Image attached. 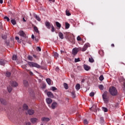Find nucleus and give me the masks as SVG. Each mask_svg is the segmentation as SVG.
Here are the masks:
<instances>
[{
    "label": "nucleus",
    "instance_id": "49",
    "mask_svg": "<svg viewBox=\"0 0 125 125\" xmlns=\"http://www.w3.org/2000/svg\"><path fill=\"white\" fill-rule=\"evenodd\" d=\"M28 71H29V75L30 76H34V73H32V71H30V70H28Z\"/></svg>",
    "mask_w": 125,
    "mask_h": 125
},
{
    "label": "nucleus",
    "instance_id": "63",
    "mask_svg": "<svg viewBox=\"0 0 125 125\" xmlns=\"http://www.w3.org/2000/svg\"><path fill=\"white\" fill-rule=\"evenodd\" d=\"M64 51H62V50H61V53L62 54H63V53H64Z\"/></svg>",
    "mask_w": 125,
    "mask_h": 125
},
{
    "label": "nucleus",
    "instance_id": "5",
    "mask_svg": "<svg viewBox=\"0 0 125 125\" xmlns=\"http://www.w3.org/2000/svg\"><path fill=\"white\" fill-rule=\"evenodd\" d=\"M80 50V48H75L72 50V54L74 55H76L79 52V51Z\"/></svg>",
    "mask_w": 125,
    "mask_h": 125
},
{
    "label": "nucleus",
    "instance_id": "21",
    "mask_svg": "<svg viewBox=\"0 0 125 125\" xmlns=\"http://www.w3.org/2000/svg\"><path fill=\"white\" fill-rule=\"evenodd\" d=\"M46 81L49 85H50V84H51V80L50 79L47 78L46 79Z\"/></svg>",
    "mask_w": 125,
    "mask_h": 125
},
{
    "label": "nucleus",
    "instance_id": "44",
    "mask_svg": "<svg viewBox=\"0 0 125 125\" xmlns=\"http://www.w3.org/2000/svg\"><path fill=\"white\" fill-rule=\"evenodd\" d=\"M89 96H91V97H93V96H94V92H91L89 94Z\"/></svg>",
    "mask_w": 125,
    "mask_h": 125
},
{
    "label": "nucleus",
    "instance_id": "56",
    "mask_svg": "<svg viewBox=\"0 0 125 125\" xmlns=\"http://www.w3.org/2000/svg\"><path fill=\"white\" fill-rule=\"evenodd\" d=\"M3 3V0H0V3L1 4H2V3Z\"/></svg>",
    "mask_w": 125,
    "mask_h": 125
},
{
    "label": "nucleus",
    "instance_id": "32",
    "mask_svg": "<svg viewBox=\"0 0 125 125\" xmlns=\"http://www.w3.org/2000/svg\"><path fill=\"white\" fill-rule=\"evenodd\" d=\"M1 38L3 40H6L7 36L6 35H2Z\"/></svg>",
    "mask_w": 125,
    "mask_h": 125
},
{
    "label": "nucleus",
    "instance_id": "26",
    "mask_svg": "<svg viewBox=\"0 0 125 125\" xmlns=\"http://www.w3.org/2000/svg\"><path fill=\"white\" fill-rule=\"evenodd\" d=\"M23 108L24 110H28V105L27 104H24L23 105Z\"/></svg>",
    "mask_w": 125,
    "mask_h": 125
},
{
    "label": "nucleus",
    "instance_id": "10",
    "mask_svg": "<svg viewBox=\"0 0 125 125\" xmlns=\"http://www.w3.org/2000/svg\"><path fill=\"white\" fill-rule=\"evenodd\" d=\"M47 95L48 97H50V98H53V97H54L53 94L51 92H47Z\"/></svg>",
    "mask_w": 125,
    "mask_h": 125
},
{
    "label": "nucleus",
    "instance_id": "6",
    "mask_svg": "<svg viewBox=\"0 0 125 125\" xmlns=\"http://www.w3.org/2000/svg\"><path fill=\"white\" fill-rule=\"evenodd\" d=\"M19 35L21 37H23V38H25V37H26V34H25V32H24L23 30H20L19 32Z\"/></svg>",
    "mask_w": 125,
    "mask_h": 125
},
{
    "label": "nucleus",
    "instance_id": "54",
    "mask_svg": "<svg viewBox=\"0 0 125 125\" xmlns=\"http://www.w3.org/2000/svg\"><path fill=\"white\" fill-rule=\"evenodd\" d=\"M31 38L33 40H34V39H35V36L33 34H32L31 36Z\"/></svg>",
    "mask_w": 125,
    "mask_h": 125
},
{
    "label": "nucleus",
    "instance_id": "48",
    "mask_svg": "<svg viewBox=\"0 0 125 125\" xmlns=\"http://www.w3.org/2000/svg\"><path fill=\"white\" fill-rule=\"evenodd\" d=\"M52 90H53V91H55V90H57V88L55 87H52Z\"/></svg>",
    "mask_w": 125,
    "mask_h": 125
},
{
    "label": "nucleus",
    "instance_id": "7",
    "mask_svg": "<svg viewBox=\"0 0 125 125\" xmlns=\"http://www.w3.org/2000/svg\"><path fill=\"white\" fill-rule=\"evenodd\" d=\"M10 83L12 85V86H14L16 87V86H18V83L15 81H11Z\"/></svg>",
    "mask_w": 125,
    "mask_h": 125
},
{
    "label": "nucleus",
    "instance_id": "52",
    "mask_svg": "<svg viewBox=\"0 0 125 125\" xmlns=\"http://www.w3.org/2000/svg\"><path fill=\"white\" fill-rule=\"evenodd\" d=\"M46 87V85L45 84H43L42 88H45Z\"/></svg>",
    "mask_w": 125,
    "mask_h": 125
},
{
    "label": "nucleus",
    "instance_id": "42",
    "mask_svg": "<svg viewBox=\"0 0 125 125\" xmlns=\"http://www.w3.org/2000/svg\"><path fill=\"white\" fill-rule=\"evenodd\" d=\"M59 56V55L57 53H54V57L55 58H57Z\"/></svg>",
    "mask_w": 125,
    "mask_h": 125
},
{
    "label": "nucleus",
    "instance_id": "29",
    "mask_svg": "<svg viewBox=\"0 0 125 125\" xmlns=\"http://www.w3.org/2000/svg\"><path fill=\"white\" fill-rule=\"evenodd\" d=\"M70 28V24L68 22H65V29H69Z\"/></svg>",
    "mask_w": 125,
    "mask_h": 125
},
{
    "label": "nucleus",
    "instance_id": "40",
    "mask_svg": "<svg viewBox=\"0 0 125 125\" xmlns=\"http://www.w3.org/2000/svg\"><path fill=\"white\" fill-rule=\"evenodd\" d=\"M103 111H104V112H108V109L106 107H103Z\"/></svg>",
    "mask_w": 125,
    "mask_h": 125
},
{
    "label": "nucleus",
    "instance_id": "30",
    "mask_svg": "<svg viewBox=\"0 0 125 125\" xmlns=\"http://www.w3.org/2000/svg\"><path fill=\"white\" fill-rule=\"evenodd\" d=\"M7 88L8 89V92L10 93L12 91V87L11 86L7 87Z\"/></svg>",
    "mask_w": 125,
    "mask_h": 125
},
{
    "label": "nucleus",
    "instance_id": "41",
    "mask_svg": "<svg viewBox=\"0 0 125 125\" xmlns=\"http://www.w3.org/2000/svg\"><path fill=\"white\" fill-rule=\"evenodd\" d=\"M36 49L37 51H42V49L41 48V47L37 46Z\"/></svg>",
    "mask_w": 125,
    "mask_h": 125
},
{
    "label": "nucleus",
    "instance_id": "1",
    "mask_svg": "<svg viewBox=\"0 0 125 125\" xmlns=\"http://www.w3.org/2000/svg\"><path fill=\"white\" fill-rule=\"evenodd\" d=\"M102 98L104 103L107 104L109 103L110 99L109 98V96H108V92H107V91L104 92L103 94L102 95Z\"/></svg>",
    "mask_w": 125,
    "mask_h": 125
},
{
    "label": "nucleus",
    "instance_id": "45",
    "mask_svg": "<svg viewBox=\"0 0 125 125\" xmlns=\"http://www.w3.org/2000/svg\"><path fill=\"white\" fill-rule=\"evenodd\" d=\"M83 123L84 125H87V124H88V122L87 121V120H86V119L83 120Z\"/></svg>",
    "mask_w": 125,
    "mask_h": 125
},
{
    "label": "nucleus",
    "instance_id": "19",
    "mask_svg": "<svg viewBox=\"0 0 125 125\" xmlns=\"http://www.w3.org/2000/svg\"><path fill=\"white\" fill-rule=\"evenodd\" d=\"M76 89L77 90H80L81 88V85L79 83H78L75 86Z\"/></svg>",
    "mask_w": 125,
    "mask_h": 125
},
{
    "label": "nucleus",
    "instance_id": "13",
    "mask_svg": "<svg viewBox=\"0 0 125 125\" xmlns=\"http://www.w3.org/2000/svg\"><path fill=\"white\" fill-rule=\"evenodd\" d=\"M27 113L28 114H29L30 116H32V115H33L35 111H34V110L33 109H29L27 111Z\"/></svg>",
    "mask_w": 125,
    "mask_h": 125
},
{
    "label": "nucleus",
    "instance_id": "46",
    "mask_svg": "<svg viewBox=\"0 0 125 125\" xmlns=\"http://www.w3.org/2000/svg\"><path fill=\"white\" fill-rule=\"evenodd\" d=\"M77 41H82V38H81V37H80V36H78L77 37Z\"/></svg>",
    "mask_w": 125,
    "mask_h": 125
},
{
    "label": "nucleus",
    "instance_id": "18",
    "mask_svg": "<svg viewBox=\"0 0 125 125\" xmlns=\"http://www.w3.org/2000/svg\"><path fill=\"white\" fill-rule=\"evenodd\" d=\"M23 84H24V86L27 87V86H28V85H29V83H28V81H27V80H24L23 81Z\"/></svg>",
    "mask_w": 125,
    "mask_h": 125
},
{
    "label": "nucleus",
    "instance_id": "25",
    "mask_svg": "<svg viewBox=\"0 0 125 125\" xmlns=\"http://www.w3.org/2000/svg\"><path fill=\"white\" fill-rule=\"evenodd\" d=\"M56 25L57 27H58V28H61V24H60V23H59V22L56 21Z\"/></svg>",
    "mask_w": 125,
    "mask_h": 125
},
{
    "label": "nucleus",
    "instance_id": "43",
    "mask_svg": "<svg viewBox=\"0 0 125 125\" xmlns=\"http://www.w3.org/2000/svg\"><path fill=\"white\" fill-rule=\"evenodd\" d=\"M80 58H78V59H75V62L77 63L78 62H80Z\"/></svg>",
    "mask_w": 125,
    "mask_h": 125
},
{
    "label": "nucleus",
    "instance_id": "15",
    "mask_svg": "<svg viewBox=\"0 0 125 125\" xmlns=\"http://www.w3.org/2000/svg\"><path fill=\"white\" fill-rule=\"evenodd\" d=\"M5 62H6V61L4 60H0V65H1L2 66H4V65H5Z\"/></svg>",
    "mask_w": 125,
    "mask_h": 125
},
{
    "label": "nucleus",
    "instance_id": "17",
    "mask_svg": "<svg viewBox=\"0 0 125 125\" xmlns=\"http://www.w3.org/2000/svg\"><path fill=\"white\" fill-rule=\"evenodd\" d=\"M0 102L1 104H3V105H6V101H5V100H3V99H0Z\"/></svg>",
    "mask_w": 125,
    "mask_h": 125
},
{
    "label": "nucleus",
    "instance_id": "14",
    "mask_svg": "<svg viewBox=\"0 0 125 125\" xmlns=\"http://www.w3.org/2000/svg\"><path fill=\"white\" fill-rule=\"evenodd\" d=\"M41 121H42V122H49L50 119L48 118L43 117L42 118Z\"/></svg>",
    "mask_w": 125,
    "mask_h": 125
},
{
    "label": "nucleus",
    "instance_id": "51",
    "mask_svg": "<svg viewBox=\"0 0 125 125\" xmlns=\"http://www.w3.org/2000/svg\"><path fill=\"white\" fill-rule=\"evenodd\" d=\"M33 57L34 58H36V59H38V56H37L36 55H33Z\"/></svg>",
    "mask_w": 125,
    "mask_h": 125
},
{
    "label": "nucleus",
    "instance_id": "55",
    "mask_svg": "<svg viewBox=\"0 0 125 125\" xmlns=\"http://www.w3.org/2000/svg\"><path fill=\"white\" fill-rule=\"evenodd\" d=\"M56 71H59V68L58 67H56L55 68Z\"/></svg>",
    "mask_w": 125,
    "mask_h": 125
},
{
    "label": "nucleus",
    "instance_id": "36",
    "mask_svg": "<svg viewBox=\"0 0 125 125\" xmlns=\"http://www.w3.org/2000/svg\"><path fill=\"white\" fill-rule=\"evenodd\" d=\"M4 20H7V22H9V21H10L9 18H8V17H6V16L4 17Z\"/></svg>",
    "mask_w": 125,
    "mask_h": 125
},
{
    "label": "nucleus",
    "instance_id": "59",
    "mask_svg": "<svg viewBox=\"0 0 125 125\" xmlns=\"http://www.w3.org/2000/svg\"><path fill=\"white\" fill-rule=\"evenodd\" d=\"M85 80H84V79H83L82 80V81H81V83H84V82H85Z\"/></svg>",
    "mask_w": 125,
    "mask_h": 125
},
{
    "label": "nucleus",
    "instance_id": "61",
    "mask_svg": "<svg viewBox=\"0 0 125 125\" xmlns=\"http://www.w3.org/2000/svg\"><path fill=\"white\" fill-rule=\"evenodd\" d=\"M112 47H115V44L114 43L111 44Z\"/></svg>",
    "mask_w": 125,
    "mask_h": 125
},
{
    "label": "nucleus",
    "instance_id": "4",
    "mask_svg": "<svg viewBox=\"0 0 125 125\" xmlns=\"http://www.w3.org/2000/svg\"><path fill=\"white\" fill-rule=\"evenodd\" d=\"M90 46V45L89 43H86L83 48H79V50H81L83 52H84V51H85L87 49V48L89 47Z\"/></svg>",
    "mask_w": 125,
    "mask_h": 125
},
{
    "label": "nucleus",
    "instance_id": "37",
    "mask_svg": "<svg viewBox=\"0 0 125 125\" xmlns=\"http://www.w3.org/2000/svg\"><path fill=\"white\" fill-rule=\"evenodd\" d=\"M51 28H52L51 32H53L55 31V28H54V26H53V24L51 26Z\"/></svg>",
    "mask_w": 125,
    "mask_h": 125
},
{
    "label": "nucleus",
    "instance_id": "60",
    "mask_svg": "<svg viewBox=\"0 0 125 125\" xmlns=\"http://www.w3.org/2000/svg\"><path fill=\"white\" fill-rule=\"evenodd\" d=\"M49 1H52V2H54L55 0H49Z\"/></svg>",
    "mask_w": 125,
    "mask_h": 125
},
{
    "label": "nucleus",
    "instance_id": "27",
    "mask_svg": "<svg viewBox=\"0 0 125 125\" xmlns=\"http://www.w3.org/2000/svg\"><path fill=\"white\" fill-rule=\"evenodd\" d=\"M11 22L13 25H16V21L15 20H14V19L11 20Z\"/></svg>",
    "mask_w": 125,
    "mask_h": 125
},
{
    "label": "nucleus",
    "instance_id": "23",
    "mask_svg": "<svg viewBox=\"0 0 125 125\" xmlns=\"http://www.w3.org/2000/svg\"><path fill=\"white\" fill-rule=\"evenodd\" d=\"M65 13H66V15H67V16H71V13H70V11H69L68 9L66 10Z\"/></svg>",
    "mask_w": 125,
    "mask_h": 125
},
{
    "label": "nucleus",
    "instance_id": "62",
    "mask_svg": "<svg viewBox=\"0 0 125 125\" xmlns=\"http://www.w3.org/2000/svg\"><path fill=\"white\" fill-rule=\"evenodd\" d=\"M22 21H23V22H26V20H25L24 18H23Z\"/></svg>",
    "mask_w": 125,
    "mask_h": 125
},
{
    "label": "nucleus",
    "instance_id": "2",
    "mask_svg": "<svg viewBox=\"0 0 125 125\" xmlns=\"http://www.w3.org/2000/svg\"><path fill=\"white\" fill-rule=\"evenodd\" d=\"M109 93H110V94L112 95V96H116V95L118 94V91L117 90L116 87L114 86L110 87L109 89Z\"/></svg>",
    "mask_w": 125,
    "mask_h": 125
},
{
    "label": "nucleus",
    "instance_id": "31",
    "mask_svg": "<svg viewBox=\"0 0 125 125\" xmlns=\"http://www.w3.org/2000/svg\"><path fill=\"white\" fill-rule=\"evenodd\" d=\"M63 85H64V87L65 89H68V88H69V86H68V84H67L66 83H64Z\"/></svg>",
    "mask_w": 125,
    "mask_h": 125
},
{
    "label": "nucleus",
    "instance_id": "3",
    "mask_svg": "<svg viewBox=\"0 0 125 125\" xmlns=\"http://www.w3.org/2000/svg\"><path fill=\"white\" fill-rule=\"evenodd\" d=\"M28 64L30 67H35V68H37L38 69H40V68H41V65H40L39 64L36 62H28Z\"/></svg>",
    "mask_w": 125,
    "mask_h": 125
},
{
    "label": "nucleus",
    "instance_id": "53",
    "mask_svg": "<svg viewBox=\"0 0 125 125\" xmlns=\"http://www.w3.org/2000/svg\"><path fill=\"white\" fill-rule=\"evenodd\" d=\"M26 125H31V123H30V122H26Z\"/></svg>",
    "mask_w": 125,
    "mask_h": 125
},
{
    "label": "nucleus",
    "instance_id": "39",
    "mask_svg": "<svg viewBox=\"0 0 125 125\" xmlns=\"http://www.w3.org/2000/svg\"><path fill=\"white\" fill-rule=\"evenodd\" d=\"M6 76L8 78H9V77H10V76H11V73L9 72H6Z\"/></svg>",
    "mask_w": 125,
    "mask_h": 125
},
{
    "label": "nucleus",
    "instance_id": "47",
    "mask_svg": "<svg viewBox=\"0 0 125 125\" xmlns=\"http://www.w3.org/2000/svg\"><path fill=\"white\" fill-rule=\"evenodd\" d=\"M71 95L73 98H75V97H76L75 94V92H72L71 93Z\"/></svg>",
    "mask_w": 125,
    "mask_h": 125
},
{
    "label": "nucleus",
    "instance_id": "64",
    "mask_svg": "<svg viewBox=\"0 0 125 125\" xmlns=\"http://www.w3.org/2000/svg\"><path fill=\"white\" fill-rule=\"evenodd\" d=\"M100 120H101V121H103V117H101L100 118Z\"/></svg>",
    "mask_w": 125,
    "mask_h": 125
},
{
    "label": "nucleus",
    "instance_id": "35",
    "mask_svg": "<svg viewBox=\"0 0 125 125\" xmlns=\"http://www.w3.org/2000/svg\"><path fill=\"white\" fill-rule=\"evenodd\" d=\"M89 62H90L91 63H93V62H94V60H93V58H89Z\"/></svg>",
    "mask_w": 125,
    "mask_h": 125
},
{
    "label": "nucleus",
    "instance_id": "33",
    "mask_svg": "<svg viewBox=\"0 0 125 125\" xmlns=\"http://www.w3.org/2000/svg\"><path fill=\"white\" fill-rule=\"evenodd\" d=\"M99 80L100 81H101V82H102V81H103V80H104V76H103V75H101L99 77Z\"/></svg>",
    "mask_w": 125,
    "mask_h": 125
},
{
    "label": "nucleus",
    "instance_id": "12",
    "mask_svg": "<svg viewBox=\"0 0 125 125\" xmlns=\"http://www.w3.org/2000/svg\"><path fill=\"white\" fill-rule=\"evenodd\" d=\"M46 101L47 104H48V105H49V104H51V103H52V99L49 98H47L46 99Z\"/></svg>",
    "mask_w": 125,
    "mask_h": 125
},
{
    "label": "nucleus",
    "instance_id": "8",
    "mask_svg": "<svg viewBox=\"0 0 125 125\" xmlns=\"http://www.w3.org/2000/svg\"><path fill=\"white\" fill-rule=\"evenodd\" d=\"M45 25L46 26V28H47V29H50L51 25H52V24L50 23L49 21H46L45 22Z\"/></svg>",
    "mask_w": 125,
    "mask_h": 125
},
{
    "label": "nucleus",
    "instance_id": "22",
    "mask_svg": "<svg viewBox=\"0 0 125 125\" xmlns=\"http://www.w3.org/2000/svg\"><path fill=\"white\" fill-rule=\"evenodd\" d=\"M34 29L35 32H36V33H38V34H40V31H39V29L37 26H34Z\"/></svg>",
    "mask_w": 125,
    "mask_h": 125
},
{
    "label": "nucleus",
    "instance_id": "50",
    "mask_svg": "<svg viewBox=\"0 0 125 125\" xmlns=\"http://www.w3.org/2000/svg\"><path fill=\"white\" fill-rule=\"evenodd\" d=\"M99 53L101 55H104V54L103 53V51H99Z\"/></svg>",
    "mask_w": 125,
    "mask_h": 125
},
{
    "label": "nucleus",
    "instance_id": "57",
    "mask_svg": "<svg viewBox=\"0 0 125 125\" xmlns=\"http://www.w3.org/2000/svg\"><path fill=\"white\" fill-rule=\"evenodd\" d=\"M0 28H2V23L1 22H0Z\"/></svg>",
    "mask_w": 125,
    "mask_h": 125
},
{
    "label": "nucleus",
    "instance_id": "58",
    "mask_svg": "<svg viewBox=\"0 0 125 125\" xmlns=\"http://www.w3.org/2000/svg\"><path fill=\"white\" fill-rule=\"evenodd\" d=\"M15 39L17 40H18V41H19V37H15Z\"/></svg>",
    "mask_w": 125,
    "mask_h": 125
},
{
    "label": "nucleus",
    "instance_id": "28",
    "mask_svg": "<svg viewBox=\"0 0 125 125\" xmlns=\"http://www.w3.org/2000/svg\"><path fill=\"white\" fill-rule=\"evenodd\" d=\"M99 88L101 90H103V89H104V86H103V85H102V84H100L99 85Z\"/></svg>",
    "mask_w": 125,
    "mask_h": 125
},
{
    "label": "nucleus",
    "instance_id": "38",
    "mask_svg": "<svg viewBox=\"0 0 125 125\" xmlns=\"http://www.w3.org/2000/svg\"><path fill=\"white\" fill-rule=\"evenodd\" d=\"M12 59L14 61H15L16 60V59H17V56L15 55H14L12 57Z\"/></svg>",
    "mask_w": 125,
    "mask_h": 125
},
{
    "label": "nucleus",
    "instance_id": "9",
    "mask_svg": "<svg viewBox=\"0 0 125 125\" xmlns=\"http://www.w3.org/2000/svg\"><path fill=\"white\" fill-rule=\"evenodd\" d=\"M57 106H58V104H57V103L54 102L52 104L51 108H52V109H56Z\"/></svg>",
    "mask_w": 125,
    "mask_h": 125
},
{
    "label": "nucleus",
    "instance_id": "24",
    "mask_svg": "<svg viewBox=\"0 0 125 125\" xmlns=\"http://www.w3.org/2000/svg\"><path fill=\"white\" fill-rule=\"evenodd\" d=\"M35 19H36V20H37V21H41V18H40V16L37 15H35Z\"/></svg>",
    "mask_w": 125,
    "mask_h": 125
},
{
    "label": "nucleus",
    "instance_id": "11",
    "mask_svg": "<svg viewBox=\"0 0 125 125\" xmlns=\"http://www.w3.org/2000/svg\"><path fill=\"white\" fill-rule=\"evenodd\" d=\"M30 121L32 124H36V123H38V119L35 118H31Z\"/></svg>",
    "mask_w": 125,
    "mask_h": 125
},
{
    "label": "nucleus",
    "instance_id": "16",
    "mask_svg": "<svg viewBox=\"0 0 125 125\" xmlns=\"http://www.w3.org/2000/svg\"><path fill=\"white\" fill-rule=\"evenodd\" d=\"M83 67L85 71H89V69H90V67L86 64L83 65Z\"/></svg>",
    "mask_w": 125,
    "mask_h": 125
},
{
    "label": "nucleus",
    "instance_id": "34",
    "mask_svg": "<svg viewBox=\"0 0 125 125\" xmlns=\"http://www.w3.org/2000/svg\"><path fill=\"white\" fill-rule=\"evenodd\" d=\"M27 59L28 60H30V61H33V57H32L31 56H28L27 57Z\"/></svg>",
    "mask_w": 125,
    "mask_h": 125
},
{
    "label": "nucleus",
    "instance_id": "20",
    "mask_svg": "<svg viewBox=\"0 0 125 125\" xmlns=\"http://www.w3.org/2000/svg\"><path fill=\"white\" fill-rule=\"evenodd\" d=\"M59 37H60V39H61L62 40H63V39H64V35L62 32L59 33Z\"/></svg>",
    "mask_w": 125,
    "mask_h": 125
}]
</instances>
